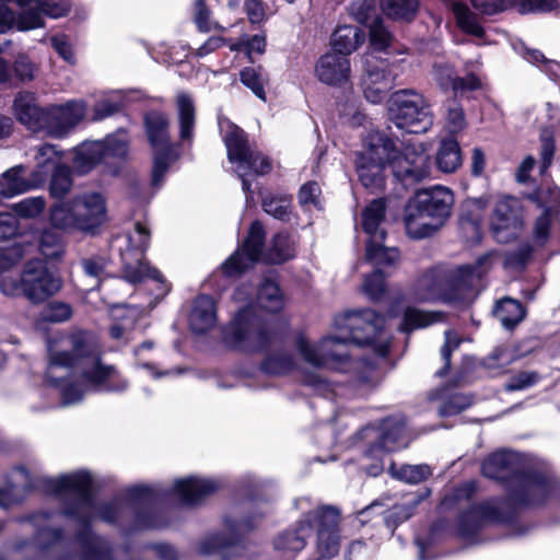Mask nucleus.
Wrapping results in <instances>:
<instances>
[{
    "mask_svg": "<svg viewBox=\"0 0 560 560\" xmlns=\"http://www.w3.org/2000/svg\"><path fill=\"white\" fill-rule=\"evenodd\" d=\"M384 325V317L372 310L348 313L335 319L340 334L325 336L318 342L301 335L295 340V348L307 364L341 373L353 372V382L364 384L369 382L373 366L363 361H352L348 347L351 342L371 346L375 353L385 357L390 337Z\"/></svg>",
    "mask_w": 560,
    "mask_h": 560,
    "instance_id": "f257e3e1",
    "label": "nucleus"
},
{
    "mask_svg": "<svg viewBox=\"0 0 560 560\" xmlns=\"http://www.w3.org/2000/svg\"><path fill=\"white\" fill-rule=\"evenodd\" d=\"M47 380L59 387L65 405L79 402L91 390L121 393L128 381L112 365H104L100 347L88 332H75L48 343Z\"/></svg>",
    "mask_w": 560,
    "mask_h": 560,
    "instance_id": "f03ea898",
    "label": "nucleus"
},
{
    "mask_svg": "<svg viewBox=\"0 0 560 560\" xmlns=\"http://www.w3.org/2000/svg\"><path fill=\"white\" fill-rule=\"evenodd\" d=\"M44 483L50 493L72 500V503L65 509V514L74 517L82 526L79 537L84 546V560H112L107 544L84 530L96 517L107 523H114L121 513L122 501L116 499L96 505L91 493L92 477L83 470L65 474L57 478H47Z\"/></svg>",
    "mask_w": 560,
    "mask_h": 560,
    "instance_id": "7ed1b4c3",
    "label": "nucleus"
},
{
    "mask_svg": "<svg viewBox=\"0 0 560 560\" xmlns=\"http://www.w3.org/2000/svg\"><path fill=\"white\" fill-rule=\"evenodd\" d=\"M338 521L337 510L330 506L310 512L299 522L295 530L285 532L276 538L275 549L289 559L293 558L305 547L306 538L315 525L317 550L320 557L331 558L339 551Z\"/></svg>",
    "mask_w": 560,
    "mask_h": 560,
    "instance_id": "20e7f679",
    "label": "nucleus"
},
{
    "mask_svg": "<svg viewBox=\"0 0 560 560\" xmlns=\"http://www.w3.org/2000/svg\"><path fill=\"white\" fill-rule=\"evenodd\" d=\"M453 203V192L446 187L435 186L417 191L405 208L407 235L415 240L432 236L451 215Z\"/></svg>",
    "mask_w": 560,
    "mask_h": 560,
    "instance_id": "39448f33",
    "label": "nucleus"
},
{
    "mask_svg": "<svg viewBox=\"0 0 560 560\" xmlns=\"http://www.w3.org/2000/svg\"><path fill=\"white\" fill-rule=\"evenodd\" d=\"M106 200L98 191H83L71 200L58 201L50 208L52 228L93 233L106 221Z\"/></svg>",
    "mask_w": 560,
    "mask_h": 560,
    "instance_id": "423d86ee",
    "label": "nucleus"
},
{
    "mask_svg": "<svg viewBox=\"0 0 560 560\" xmlns=\"http://www.w3.org/2000/svg\"><path fill=\"white\" fill-rule=\"evenodd\" d=\"M249 287L236 289L233 299L236 302L249 301L234 316L223 330V342L226 347L240 351H257L262 349L270 339V332L262 319L256 314L255 305L249 300Z\"/></svg>",
    "mask_w": 560,
    "mask_h": 560,
    "instance_id": "0eeeda50",
    "label": "nucleus"
},
{
    "mask_svg": "<svg viewBox=\"0 0 560 560\" xmlns=\"http://www.w3.org/2000/svg\"><path fill=\"white\" fill-rule=\"evenodd\" d=\"M223 141L226 147L228 159L234 166L235 173L242 179L243 190L249 199L250 183L249 175H264L271 170L269 160L260 152L249 148L244 131L236 125L225 121L220 122Z\"/></svg>",
    "mask_w": 560,
    "mask_h": 560,
    "instance_id": "6e6552de",
    "label": "nucleus"
},
{
    "mask_svg": "<svg viewBox=\"0 0 560 560\" xmlns=\"http://www.w3.org/2000/svg\"><path fill=\"white\" fill-rule=\"evenodd\" d=\"M390 138L384 132H370L363 142V149L357 158V172L362 185L371 190L384 186L383 171L389 165Z\"/></svg>",
    "mask_w": 560,
    "mask_h": 560,
    "instance_id": "1a4fd4ad",
    "label": "nucleus"
},
{
    "mask_svg": "<svg viewBox=\"0 0 560 560\" xmlns=\"http://www.w3.org/2000/svg\"><path fill=\"white\" fill-rule=\"evenodd\" d=\"M389 119L408 133H423L432 126V115L422 95L411 90L394 93L389 100Z\"/></svg>",
    "mask_w": 560,
    "mask_h": 560,
    "instance_id": "9d476101",
    "label": "nucleus"
},
{
    "mask_svg": "<svg viewBox=\"0 0 560 560\" xmlns=\"http://www.w3.org/2000/svg\"><path fill=\"white\" fill-rule=\"evenodd\" d=\"M148 140L153 150V168L151 184L159 188L171 163L177 158L175 145L170 142L168 119L158 112L149 113L145 118Z\"/></svg>",
    "mask_w": 560,
    "mask_h": 560,
    "instance_id": "9b49d317",
    "label": "nucleus"
},
{
    "mask_svg": "<svg viewBox=\"0 0 560 560\" xmlns=\"http://www.w3.org/2000/svg\"><path fill=\"white\" fill-rule=\"evenodd\" d=\"M389 166L394 176L406 187L417 184L430 176L431 161L423 145L416 142H407L404 152L400 153L396 143L390 139Z\"/></svg>",
    "mask_w": 560,
    "mask_h": 560,
    "instance_id": "f8f14e48",
    "label": "nucleus"
},
{
    "mask_svg": "<svg viewBox=\"0 0 560 560\" xmlns=\"http://www.w3.org/2000/svg\"><path fill=\"white\" fill-rule=\"evenodd\" d=\"M122 241L127 245L125 252L120 248L126 280L130 283H138L145 278H150L161 282L162 277L160 272L141 260L142 253L148 248L150 241V233L147 226L137 222L133 231L127 234Z\"/></svg>",
    "mask_w": 560,
    "mask_h": 560,
    "instance_id": "ddd939ff",
    "label": "nucleus"
},
{
    "mask_svg": "<svg viewBox=\"0 0 560 560\" xmlns=\"http://www.w3.org/2000/svg\"><path fill=\"white\" fill-rule=\"evenodd\" d=\"M128 152V137L124 131L108 136L104 141H85L77 149L73 165L81 174L90 172L98 163H109L112 158H124Z\"/></svg>",
    "mask_w": 560,
    "mask_h": 560,
    "instance_id": "4468645a",
    "label": "nucleus"
},
{
    "mask_svg": "<svg viewBox=\"0 0 560 560\" xmlns=\"http://www.w3.org/2000/svg\"><path fill=\"white\" fill-rule=\"evenodd\" d=\"M404 431L405 420L401 417H389L382 422L377 434L378 443L365 454V458L372 460L370 465H364L369 475L375 477L383 471V456L386 452L407 446L408 442L404 436Z\"/></svg>",
    "mask_w": 560,
    "mask_h": 560,
    "instance_id": "2eb2a0df",
    "label": "nucleus"
},
{
    "mask_svg": "<svg viewBox=\"0 0 560 560\" xmlns=\"http://www.w3.org/2000/svg\"><path fill=\"white\" fill-rule=\"evenodd\" d=\"M61 279L48 270L40 260L27 262L23 269V295L31 302L39 303L61 289Z\"/></svg>",
    "mask_w": 560,
    "mask_h": 560,
    "instance_id": "dca6fc26",
    "label": "nucleus"
},
{
    "mask_svg": "<svg viewBox=\"0 0 560 560\" xmlns=\"http://www.w3.org/2000/svg\"><path fill=\"white\" fill-rule=\"evenodd\" d=\"M522 226V206L518 199L513 197L499 199L490 218L494 238L500 243H508L516 237Z\"/></svg>",
    "mask_w": 560,
    "mask_h": 560,
    "instance_id": "f3484780",
    "label": "nucleus"
},
{
    "mask_svg": "<svg viewBox=\"0 0 560 560\" xmlns=\"http://www.w3.org/2000/svg\"><path fill=\"white\" fill-rule=\"evenodd\" d=\"M86 103L82 100L69 101L62 105L46 108V118L42 131L54 138H63L86 114Z\"/></svg>",
    "mask_w": 560,
    "mask_h": 560,
    "instance_id": "a211bd4d",
    "label": "nucleus"
},
{
    "mask_svg": "<svg viewBox=\"0 0 560 560\" xmlns=\"http://www.w3.org/2000/svg\"><path fill=\"white\" fill-rule=\"evenodd\" d=\"M264 240L265 232L261 223L253 222L242 247L222 265L223 272L229 277L237 276L256 262L260 258Z\"/></svg>",
    "mask_w": 560,
    "mask_h": 560,
    "instance_id": "6ab92c4d",
    "label": "nucleus"
},
{
    "mask_svg": "<svg viewBox=\"0 0 560 560\" xmlns=\"http://www.w3.org/2000/svg\"><path fill=\"white\" fill-rule=\"evenodd\" d=\"M495 256L494 253H488L481 256L476 266H460L456 268L450 276L445 273V291L455 294L452 302L464 300L472 291L475 284L480 280Z\"/></svg>",
    "mask_w": 560,
    "mask_h": 560,
    "instance_id": "aec40b11",
    "label": "nucleus"
},
{
    "mask_svg": "<svg viewBox=\"0 0 560 560\" xmlns=\"http://www.w3.org/2000/svg\"><path fill=\"white\" fill-rule=\"evenodd\" d=\"M363 63L362 88L364 95L373 104L381 103L393 89L395 75L390 71H386L384 62L372 55H366Z\"/></svg>",
    "mask_w": 560,
    "mask_h": 560,
    "instance_id": "412c9836",
    "label": "nucleus"
},
{
    "mask_svg": "<svg viewBox=\"0 0 560 560\" xmlns=\"http://www.w3.org/2000/svg\"><path fill=\"white\" fill-rule=\"evenodd\" d=\"M445 271L433 268L422 273L411 285L408 298L412 302L432 303L436 301L452 302L455 294L445 291Z\"/></svg>",
    "mask_w": 560,
    "mask_h": 560,
    "instance_id": "4be33fe9",
    "label": "nucleus"
},
{
    "mask_svg": "<svg viewBox=\"0 0 560 560\" xmlns=\"http://www.w3.org/2000/svg\"><path fill=\"white\" fill-rule=\"evenodd\" d=\"M542 213L537 218L534 228L536 242L544 244L548 238L549 228L560 210V189L556 186H542L532 196Z\"/></svg>",
    "mask_w": 560,
    "mask_h": 560,
    "instance_id": "5701e85b",
    "label": "nucleus"
},
{
    "mask_svg": "<svg viewBox=\"0 0 560 560\" xmlns=\"http://www.w3.org/2000/svg\"><path fill=\"white\" fill-rule=\"evenodd\" d=\"M482 474L485 477L497 480L512 478L518 480L523 474L522 457L520 454L511 451L497 452L482 464Z\"/></svg>",
    "mask_w": 560,
    "mask_h": 560,
    "instance_id": "b1692460",
    "label": "nucleus"
},
{
    "mask_svg": "<svg viewBox=\"0 0 560 560\" xmlns=\"http://www.w3.org/2000/svg\"><path fill=\"white\" fill-rule=\"evenodd\" d=\"M350 61L335 51L323 55L315 66V75L324 84L341 86L349 81Z\"/></svg>",
    "mask_w": 560,
    "mask_h": 560,
    "instance_id": "393cba45",
    "label": "nucleus"
},
{
    "mask_svg": "<svg viewBox=\"0 0 560 560\" xmlns=\"http://www.w3.org/2000/svg\"><path fill=\"white\" fill-rule=\"evenodd\" d=\"M13 115L19 122L33 132L42 131L46 118V108L37 104L36 95L32 92H19L12 105Z\"/></svg>",
    "mask_w": 560,
    "mask_h": 560,
    "instance_id": "a878e982",
    "label": "nucleus"
},
{
    "mask_svg": "<svg viewBox=\"0 0 560 560\" xmlns=\"http://www.w3.org/2000/svg\"><path fill=\"white\" fill-rule=\"evenodd\" d=\"M37 486V481L25 468H15L10 474L7 483L0 487V508L10 509L21 503L26 493Z\"/></svg>",
    "mask_w": 560,
    "mask_h": 560,
    "instance_id": "bb28decb",
    "label": "nucleus"
},
{
    "mask_svg": "<svg viewBox=\"0 0 560 560\" xmlns=\"http://www.w3.org/2000/svg\"><path fill=\"white\" fill-rule=\"evenodd\" d=\"M25 167L16 165L5 171L0 179V203L4 199L23 194L44 184V175L39 171L32 173V179L25 178Z\"/></svg>",
    "mask_w": 560,
    "mask_h": 560,
    "instance_id": "cd10ccee",
    "label": "nucleus"
},
{
    "mask_svg": "<svg viewBox=\"0 0 560 560\" xmlns=\"http://www.w3.org/2000/svg\"><path fill=\"white\" fill-rule=\"evenodd\" d=\"M219 489V483L212 479L187 477L173 483L172 493L184 504L194 505Z\"/></svg>",
    "mask_w": 560,
    "mask_h": 560,
    "instance_id": "c85d7f7f",
    "label": "nucleus"
},
{
    "mask_svg": "<svg viewBox=\"0 0 560 560\" xmlns=\"http://www.w3.org/2000/svg\"><path fill=\"white\" fill-rule=\"evenodd\" d=\"M385 203L382 199L373 200L363 211L362 225L368 234V255L374 257V242L385 241L386 229L384 226Z\"/></svg>",
    "mask_w": 560,
    "mask_h": 560,
    "instance_id": "c756f323",
    "label": "nucleus"
},
{
    "mask_svg": "<svg viewBox=\"0 0 560 560\" xmlns=\"http://www.w3.org/2000/svg\"><path fill=\"white\" fill-rule=\"evenodd\" d=\"M45 26V21L34 11H21L16 14L7 4H0V34H5L12 28L27 32Z\"/></svg>",
    "mask_w": 560,
    "mask_h": 560,
    "instance_id": "7c9ffc66",
    "label": "nucleus"
},
{
    "mask_svg": "<svg viewBox=\"0 0 560 560\" xmlns=\"http://www.w3.org/2000/svg\"><path fill=\"white\" fill-rule=\"evenodd\" d=\"M188 323L195 334H205L217 323V310L212 298L199 295L192 303Z\"/></svg>",
    "mask_w": 560,
    "mask_h": 560,
    "instance_id": "2f4dec72",
    "label": "nucleus"
},
{
    "mask_svg": "<svg viewBox=\"0 0 560 560\" xmlns=\"http://www.w3.org/2000/svg\"><path fill=\"white\" fill-rule=\"evenodd\" d=\"M365 35L358 26H339L332 34L331 46L340 56L347 57L355 50L363 42Z\"/></svg>",
    "mask_w": 560,
    "mask_h": 560,
    "instance_id": "473e14b6",
    "label": "nucleus"
},
{
    "mask_svg": "<svg viewBox=\"0 0 560 560\" xmlns=\"http://www.w3.org/2000/svg\"><path fill=\"white\" fill-rule=\"evenodd\" d=\"M255 304L268 313H277L282 310L283 295L273 280L266 278L261 281L257 289Z\"/></svg>",
    "mask_w": 560,
    "mask_h": 560,
    "instance_id": "72a5a7b5",
    "label": "nucleus"
},
{
    "mask_svg": "<svg viewBox=\"0 0 560 560\" xmlns=\"http://www.w3.org/2000/svg\"><path fill=\"white\" fill-rule=\"evenodd\" d=\"M435 163L443 173L456 172L463 163L458 142L454 139L442 140L435 154Z\"/></svg>",
    "mask_w": 560,
    "mask_h": 560,
    "instance_id": "f704fd0d",
    "label": "nucleus"
},
{
    "mask_svg": "<svg viewBox=\"0 0 560 560\" xmlns=\"http://www.w3.org/2000/svg\"><path fill=\"white\" fill-rule=\"evenodd\" d=\"M16 5L23 11H34L44 20L43 15L58 19L70 12V4L59 0H16Z\"/></svg>",
    "mask_w": 560,
    "mask_h": 560,
    "instance_id": "c9c22d12",
    "label": "nucleus"
},
{
    "mask_svg": "<svg viewBox=\"0 0 560 560\" xmlns=\"http://www.w3.org/2000/svg\"><path fill=\"white\" fill-rule=\"evenodd\" d=\"M433 399L440 400L439 415L441 417L455 416L471 406V397L462 393H450L447 388L438 390Z\"/></svg>",
    "mask_w": 560,
    "mask_h": 560,
    "instance_id": "e433bc0d",
    "label": "nucleus"
},
{
    "mask_svg": "<svg viewBox=\"0 0 560 560\" xmlns=\"http://www.w3.org/2000/svg\"><path fill=\"white\" fill-rule=\"evenodd\" d=\"M177 114L180 127V138L190 140L195 126V105L192 98L186 93H179L176 97Z\"/></svg>",
    "mask_w": 560,
    "mask_h": 560,
    "instance_id": "4c0bfd02",
    "label": "nucleus"
},
{
    "mask_svg": "<svg viewBox=\"0 0 560 560\" xmlns=\"http://www.w3.org/2000/svg\"><path fill=\"white\" fill-rule=\"evenodd\" d=\"M73 186L71 168L67 165H58L54 168L50 182L49 192L54 198H63L70 192Z\"/></svg>",
    "mask_w": 560,
    "mask_h": 560,
    "instance_id": "58836bf2",
    "label": "nucleus"
},
{
    "mask_svg": "<svg viewBox=\"0 0 560 560\" xmlns=\"http://www.w3.org/2000/svg\"><path fill=\"white\" fill-rule=\"evenodd\" d=\"M441 313L424 312L418 308L408 307L404 314V320L400 325L401 331L424 328L433 323L439 322Z\"/></svg>",
    "mask_w": 560,
    "mask_h": 560,
    "instance_id": "ea45409f",
    "label": "nucleus"
},
{
    "mask_svg": "<svg viewBox=\"0 0 560 560\" xmlns=\"http://www.w3.org/2000/svg\"><path fill=\"white\" fill-rule=\"evenodd\" d=\"M494 314L504 327L510 328L522 320L524 310L517 301L503 299L497 304Z\"/></svg>",
    "mask_w": 560,
    "mask_h": 560,
    "instance_id": "a19ab883",
    "label": "nucleus"
},
{
    "mask_svg": "<svg viewBox=\"0 0 560 560\" xmlns=\"http://www.w3.org/2000/svg\"><path fill=\"white\" fill-rule=\"evenodd\" d=\"M420 500L421 495L411 494L402 503L396 504L393 509L388 510L385 515L387 527L394 529L399 523L407 521L412 515Z\"/></svg>",
    "mask_w": 560,
    "mask_h": 560,
    "instance_id": "79ce46f5",
    "label": "nucleus"
},
{
    "mask_svg": "<svg viewBox=\"0 0 560 560\" xmlns=\"http://www.w3.org/2000/svg\"><path fill=\"white\" fill-rule=\"evenodd\" d=\"M418 0H382L381 8L384 14L395 20H409L417 10Z\"/></svg>",
    "mask_w": 560,
    "mask_h": 560,
    "instance_id": "37998d69",
    "label": "nucleus"
},
{
    "mask_svg": "<svg viewBox=\"0 0 560 560\" xmlns=\"http://www.w3.org/2000/svg\"><path fill=\"white\" fill-rule=\"evenodd\" d=\"M390 475L404 482L418 483L431 475V468L428 465H402L399 468L395 464L389 466Z\"/></svg>",
    "mask_w": 560,
    "mask_h": 560,
    "instance_id": "c03bdc74",
    "label": "nucleus"
},
{
    "mask_svg": "<svg viewBox=\"0 0 560 560\" xmlns=\"http://www.w3.org/2000/svg\"><path fill=\"white\" fill-rule=\"evenodd\" d=\"M294 254L292 242L288 234L279 233L272 240V245L265 259L272 264H281Z\"/></svg>",
    "mask_w": 560,
    "mask_h": 560,
    "instance_id": "a18cd8bd",
    "label": "nucleus"
},
{
    "mask_svg": "<svg viewBox=\"0 0 560 560\" xmlns=\"http://www.w3.org/2000/svg\"><path fill=\"white\" fill-rule=\"evenodd\" d=\"M374 257H369L366 249L365 258L376 268L375 270L382 271V268L394 266L399 258L398 250L394 247H386L384 241L374 242Z\"/></svg>",
    "mask_w": 560,
    "mask_h": 560,
    "instance_id": "49530a36",
    "label": "nucleus"
},
{
    "mask_svg": "<svg viewBox=\"0 0 560 560\" xmlns=\"http://www.w3.org/2000/svg\"><path fill=\"white\" fill-rule=\"evenodd\" d=\"M65 245L60 233L55 230H45L39 240L40 253L49 259L59 258L63 254Z\"/></svg>",
    "mask_w": 560,
    "mask_h": 560,
    "instance_id": "de8ad7c7",
    "label": "nucleus"
},
{
    "mask_svg": "<svg viewBox=\"0 0 560 560\" xmlns=\"http://www.w3.org/2000/svg\"><path fill=\"white\" fill-rule=\"evenodd\" d=\"M60 159L61 153L55 145L49 143L38 145L34 155V160L36 161L35 171H39L44 175L45 180L49 166H54V168L58 166L59 164L57 163Z\"/></svg>",
    "mask_w": 560,
    "mask_h": 560,
    "instance_id": "09e8293b",
    "label": "nucleus"
},
{
    "mask_svg": "<svg viewBox=\"0 0 560 560\" xmlns=\"http://www.w3.org/2000/svg\"><path fill=\"white\" fill-rule=\"evenodd\" d=\"M264 210L280 220H284L291 210V198L287 195H268L262 199Z\"/></svg>",
    "mask_w": 560,
    "mask_h": 560,
    "instance_id": "8fccbe9b",
    "label": "nucleus"
},
{
    "mask_svg": "<svg viewBox=\"0 0 560 560\" xmlns=\"http://www.w3.org/2000/svg\"><path fill=\"white\" fill-rule=\"evenodd\" d=\"M524 59L528 62L542 66V70L546 71L553 80L560 81V63L557 61L547 59L539 50L524 48L522 52Z\"/></svg>",
    "mask_w": 560,
    "mask_h": 560,
    "instance_id": "3c124183",
    "label": "nucleus"
},
{
    "mask_svg": "<svg viewBox=\"0 0 560 560\" xmlns=\"http://www.w3.org/2000/svg\"><path fill=\"white\" fill-rule=\"evenodd\" d=\"M71 316V306L63 302L49 303L40 311V318L49 323H61L68 320Z\"/></svg>",
    "mask_w": 560,
    "mask_h": 560,
    "instance_id": "603ef678",
    "label": "nucleus"
},
{
    "mask_svg": "<svg viewBox=\"0 0 560 560\" xmlns=\"http://www.w3.org/2000/svg\"><path fill=\"white\" fill-rule=\"evenodd\" d=\"M516 359L515 352L506 346L495 348L486 359L485 365L488 369H502Z\"/></svg>",
    "mask_w": 560,
    "mask_h": 560,
    "instance_id": "864d4df0",
    "label": "nucleus"
},
{
    "mask_svg": "<svg viewBox=\"0 0 560 560\" xmlns=\"http://www.w3.org/2000/svg\"><path fill=\"white\" fill-rule=\"evenodd\" d=\"M262 366L269 374H284L294 368V360L290 354L279 353L269 357Z\"/></svg>",
    "mask_w": 560,
    "mask_h": 560,
    "instance_id": "5fc2aeb1",
    "label": "nucleus"
},
{
    "mask_svg": "<svg viewBox=\"0 0 560 560\" xmlns=\"http://www.w3.org/2000/svg\"><path fill=\"white\" fill-rule=\"evenodd\" d=\"M521 13H546L559 8V0H515Z\"/></svg>",
    "mask_w": 560,
    "mask_h": 560,
    "instance_id": "6e6d98bb",
    "label": "nucleus"
},
{
    "mask_svg": "<svg viewBox=\"0 0 560 560\" xmlns=\"http://www.w3.org/2000/svg\"><path fill=\"white\" fill-rule=\"evenodd\" d=\"M363 292L371 300H378L385 292L384 275L381 270H374L364 279L362 285Z\"/></svg>",
    "mask_w": 560,
    "mask_h": 560,
    "instance_id": "4d7b16f0",
    "label": "nucleus"
},
{
    "mask_svg": "<svg viewBox=\"0 0 560 560\" xmlns=\"http://www.w3.org/2000/svg\"><path fill=\"white\" fill-rule=\"evenodd\" d=\"M446 127L451 133L460 132L466 127V119L460 105L452 101L446 107Z\"/></svg>",
    "mask_w": 560,
    "mask_h": 560,
    "instance_id": "13d9d810",
    "label": "nucleus"
},
{
    "mask_svg": "<svg viewBox=\"0 0 560 560\" xmlns=\"http://www.w3.org/2000/svg\"><path fill=\"white\" fill-rule=\"evenodd\" d=\"M241 82L252 90V92L262 101H266V93L262 80L258 71L254 68H245L240 73Z\"/></svg>",
    "mask_w": 560,
    "mask_h": 560,
    "instance_id": "bf43d9fd",
    "label": "nucleus"
},
{
    "mask_svg": "<svg viewBox=\"0 0 560 560\" xmlns=\"http://www.w3.org/2000/svg\"><path fill=\"white\" fill-rule=\"evenodd\" d=\"M48 518L49 515L47 513H36L33 515H30L26 518H23L22 521L30 522L34 528L37 529V540L40 541L46 536L51 537L52 539H58L60 537L59 532L51 529L48 526Z\"/></svg>",
    "mask_w": 560,
    "mask_h": 560,
    "instance_id": "052dcab7",
    "label": "nucleus"
},
{
    "mask_svg": "<svg viewBox=\"0 0 560 560\" xmlns=\"http://www.w3.org/2000/svg\"><path fill=\"white\" fill-rule=\"evenodd\" d=\"M45 208V199L42 197L26 198L14 205L15 215L34 218Z\"/></svg>",
    "mask_w": 560,
    "mask_h": 560,
    "instance_id": "680f3d73",
    "label": "nucleus"
},
{
    "mask_svg": "<svg viewBox=\"0 0 560 560\" xmlns=\"http://www.w3.org/2000/svg\"><path fill=\"white\" fill-rule=\"evenodd\" d=\"M23 255L24 252L21 245L0 247V273L15 266L23 258Z\"/></svg>",
    "mask_w": 560,
    "mask_h": 560,
    "instance_id": "e2e57ef3",
    "label": "nucleus"
},
{
    "mask_svg": "<svg viewBox=\"0 0 560 560\" xmlns=\"http://www.w3.org/2000/svg\"><path fill=\"white\" fill-rule=\"evenodd\" d=\"M84 273L95 280L92 289L98 285L106 275V261L103 258H86L82 261Z\"/></svg>",
    "mask_w": 560,
    "mask_h": 560,
    "instance_id": "0e129e2a",
    "label": "nucleus"
},
{
    "mask_svg": "<svg viewBox=\"0 0 560 560\" xmlns=\"http://www.w3.org/2000/svg\"><path fill=\"white\" fill-rule=\"evenodd\" d=\"M37 66L25 55H19L14 61V73L21 81L35 79Z\"/></svg>",
    "mask_w": 560,
    "mask_h": 560,
    "instance_id": "69168bd1",
    "label": "nucleus"
},
{
    "mask_svg": "<svg viewBox=\"0 0 560 560\" xmlns=\"http://www.w3.org/2000/svg\"><path fill=\"white\" fill-rule=\"evenodd\" d=\"M195 23L201 32H210L213 28H219V25L212 22L210 11L202 0L195 2Z\"/></svg>",
    "mask_w": 560,
    "mask_h": 560,
    "instance_id": "338daca9",
    "label": "nucleus"
},
{
    "mask_svg": "<svg viewBox=\"0 0 560 560\" xmlns=\"http://www.w3.org/2000/svg\"><path fill=\"white\" fill-rule=\"evenodd\" d=\"M539 380L536 372L523 371L513 376L506 384L505 389L509 392L522 390L533 386Z\"/></svg>",
    "mask_w": 560,
    "mask_h": 560,
    "instance_id": "774afa93",
    "label": "nucleus"
}]
</instances>
